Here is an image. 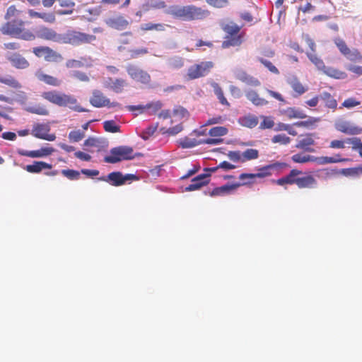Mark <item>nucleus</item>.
<instances>
[{"label": "nucleus", "mask_w": 362, "mask_h": 362, "mask_svg": "<svg viewBox=\"0 0 362 362\" xmlns=\"http://www.w3.org/2000/svg\"><path fill=\"white\" fill-rule=\"evenodd\" d=\"M42 96L45 100L59 106H67L70 109L78 112L87 111V110H86L85 108L81 107L79 105H77L76 99L71 95H66L65 93H59L56 90H52L44 92L42 94Z\"/></svg>", "instance_id": "nucleus-1"}, {"label": "nucleus", "mask_w": 362, "mask_h": 362, "mask_svg": "<svg viewBox=\"0 0 362 362\" xmlns=\"http://www.w3.org/2000/svg\"><path fill=\"white\" fill-rule=\"evenodd\" d=\"M24 22L22 20L11 21L4 24L0 30L4 35H8L24 40H34L35 36L29 30L23 28Z\"/></svg>", "instance_id": "nucleus-2"}, {"label": "nucleus", "mask_w": 362, "mask_h": 362, "mask_svg": "<svg viewBox=\"0 0 362 362\" xmlns=\"http://www.w3.org/2000/svg\"><path fill=\"white\" fill-rule=\"evenodd\" d=\"M98 180L107 182L114 187H119L126 184H130L132 182L139 181L140 177L135 174H122L120 171H114L106 176L98 177Z\"/></svg>", "instance_id": "nucleus-3"}, {"label": "nucleus", "mask_w": 362, "mask_h": 362, "mask_svg": "<svg viewBox=\"0 0 362 362\" xmlns=\"http://www.w3.org/2000/svg\"><path fill=\"white\" fill-rule=\"evenodd\" d=\"M126 71L130 78L137 83L148 85L151 82L150 74L136 65L127 64L126 66Z\"/></svg>", "instance_id": "nucleus-4"}, {"label": "nucleus", "mask_w": 362, "mask_h": 362, "mask_svg": "<svg viewBox=\"0 0 362 362\" xmlns=\"http://www.w3.org/2000/svg\"><path fill=\"white\" fill-rule=\"evenodd\" d=\"M110 156L104 158H134L144 155L141 153H134L133 148L128 146H119L110 150Z\"/></svg>", "instance_id": "nucleus-5"}, {"label": "nucleus", "mask_w": 362, "mask_h": 362, "mask_svg": "<svg viewBox=\"0 0 362 362\" xmlns=\"http://www.w3.org/2000/svg\"><path fill=\"white\" fill-rule=\"evenodd\" d=\"M69 44L77 46L83 43H90L95 40V35L81 33L75 30H68Z\"/></svg>", "instance_id": "nucleus-6"}, {"label": "nucleus", "mask_w": 362, "mask_h": 362, "mask_svg": "<svg viewBox=\"0 0 362 362\" xmlns=\"http://www.w3.org/2000/svg\"><path fill=\"white\" fill-rule=\"evenodd\" d=\"M213 66L211 62H202L200 64L190 66L187 74L192 79L198 78L207 75Z\"/></svg>", "instance_id": "nucleus-7"}, {"label": "nucleus", "mask_w": 362, "mask_h": 362, "mask_svg": "<svg viewBox=\"0 0 362 362\" xmlns=\"http://www.w3.org/2000/svg\"><path fill=\"white\" fill-rule=\"evenodd\" d=\"M33 52L37 57H44L47 62H59L62 59L60 54L47 46L34 47Z\"/></svg>", "instance_id": "nucleus-8"}, {"label": "nucleus", "mask_w": 362, "mask_h": 362, "mask_svg": "<svg viewBox=\"0 0 362 362\" xmlns=\"http://www.w3.org/2000/svg\"><path fill=\"white\" fill-rule=\"evenodd\" d=\"M50 127L49 124H35L32 129V134L39 139L52 141L55 140L56 136L54 134H49Z\"/></svg>", "instance_id": "nucleus-9"}, {"label": "nucleus", "mask_w": 362, "mask_h": 362, "mask_svg": "<svg viewBox=\"0 0 362 362\" xmlns=\"http://www.w3.org/2000/svg\"><path fill=\"white\" fill-rule=\"evenodd\" d=\"M337 131L349 135H358L362 133V129L349 121L338 119L335 122Z\"/></svg>", "instance_id": "nucleus-10"}, {"label": "nucleus", "mask_w": 362, "mask_h": 362, "mask_svg": "<svg viewBox=\"0 0 362 362\" xmlns=\"http://www.w3.org/2000/svg\"><path fill=\"white\" fill-rule=\"evenodd\" d=\"M235 78L241 82L250 86H259L261 83L255 77L248 74L245 71L242 69L236 68L233 70Z\"/></svg>", "instance_id": "nucleus-11"}, {"label": "nucleus", "mask_w": 362, "mask_h": 362, "mask_svg": "<svg viewBox=\"0 0 362 362\" xmlns=\"http://www.w3.org/2000/svg\"><path fill=\"white\" fill-rule=\"evenodd\" d=\"M277 165H285L284 163H276L273 165H268L259 168L257 173H242L239 175L240 180H244L245 178L255 179V177H264L272 175L271 170L275 168Z\"/></svg>", "instance_id": "nucleus-12"}, {"label": "nucleus", "mask_w": 362, "mask_h": 362, "mask_svg": "<svg viewBox=\"0 0 362 362\" xmlns=\"http://www.w3.org/2000/svg\"><path fill=\"white\" fill-rule=\"evenodd\" d=\"M54 149L52 147L46 146L35 151H27L22 148H18L17 153L20 156H27L31 158H39L49 156Z\"/></svg>", "instance_id": "nucleus-13"}, {"label": "nucleus", "mask_w": 362, "mask_h": 362, "mask_svg": "<svg viewBox=\"0 0 362 362\" xmlns=\"http://www.w3.org/2000/svg\"><path fill=\"white\" fill-rule=\"evenodd\" d=\"M190 5L185 6H171L165 9V13L185 21H189Z\"/></svg>", "instance_id": "nucleus-14"}, {"label": "nucleus", "mask_w": 362, "mask_h": 362, "mask_svg": "<svg viewBox=\"0 0 362 362\" xmlns=\"http://www.w3.org/2000/svg\"><path fill=\"white\" fill-rule=\"evenodd\" d=\"M209 174H200L192 180V183L186 188V192H191L199 189L202 187L206 185L209 182Z\"/></svg>", "instance_id": "nucleus-15"}, {"label": "nucleus", "mask_w": 362, "mask_h": 362, "mask_svg": "<svg viewBox=\"0 0 362 362\" xmlns=\"http://www.w3.org/2000/svg\"><path fill=\"white\" fill-rule=\"evenodd\" d=\"M251 181L243 182H236L232 185H225L221 187L214 188L211 192V196H219L226 194H229L233 190H235L239 187L243 185H247L250 184Z\"/></svg>", "instance_id": "nucleus-16"}, {"label": "nucleus", "mask_w": 362, "mask_h": 362, "mask_svg": "<svg viewBox=\"0 0 362 362\" xmlns=\"http://www.w3.org/2000/svg\"><path fill=\"white\" fill-rule=\"evenodd\" d=\"M105 23L109 27L118 30H124L129 25V21L122 16L108 18L105 19Z\"/></svg>", "instance_id": "nucleus-17"}, {"label": "nucleus", "mask_w": 362, "mask_h": 362, "mask_svg": "<svg viewBox=\"0 0 362 362\" xmlns=\"http://www.w3.org/2000/svg\"><path fill=\"white\" fill-rule=\"evenodd\" d=\"M89 101L90 103L95 107H102L110 104V100L98 90H94L93 91L92 97L90 98Z\"/></svg>", "instance_id": "nucleus-18"}, {"label": "nucleus", "mask_w": 362, "mask_h": 362, "mask_svg": "<svg viewBox=\"0 0 362 362\" xmlns=\"http://www.w3.org/2000/svg\"><path fill=\"white\" fill-rule=\"evenodd\" d=\"M56 31L50 28L45 26H40L35 30V37H38L45 40L54 42Z\"/></svg>", "instance_id": "nucleus-19"}, {"label": "nucleus", "mask_w": 362, "mask_h": 362, "mask_svg": "<svg viewBox=\"0 0 362 362\" xmlns=\"http://www.w3.org/2000/svg\"><path fill=\"white\" fill-rule=\"evenodd\" d=\"M209 15L210 12L208 10L190 5L189 21L204 19Z\"/></svg>", "instance_id": "nucleus-20"}, {"label": "nucleus", "mask_w": 362, "mask_h": 362, "mask_svg": "<svg viewBox=\"0 0 362 362\" xmlns=\"http://www.w3.org/2000/svg\"><path fill=\"white\" fill-rule=\"evenodd\" d=\"M7 58L12 66L17 69H25L29 66L28 62L18 53H12Z\"/></svg>", "instance_id": "nucleus-21"}, {"label": "nucleus", "mask_w": 362, "mask_h": 362, "mask_svg": "<svg viewBox=\"0 0 362 362\" xmlns=\"http://www.w3.org/2000/svg\"><path fill=\"white\" fill-rule=\"evenodd\" d=\"M286 81L291 86L293 90L299 95L305 93L307 91V88H305L302 85V83L298 81L296 76L292 75L288 76Z\"/></svg>", "instance_id": "nucleus-22"}, {"label": "nucleus", "mask_w": 362, "mask_h": 362, "mask_svg": "<svg viewBox=\"0 0 362 362\" xmlns=\"http://www.w3.org/2000/svg\"><path fill=\"white\" fill-rule=\"evenodd\" d=\"M316 183V180L312 175L296 177V184L299 188H313Z\"/></svg>", "instance_id": "nucleus-23"}, {"label": "nucleus", "mask_w": 362, "mask_h": 362, "mask_svg": "<svg viewBox=\"0 0 362 362\" xmlns=\"http://www.w3.org/2000/svg\"><path fill=\"white\" fill-rule=\"evenodd\" d=\"M245 96L247 100L256 106H264L268 104V101L260 98L255 90H250L246 91Z\"/></svg>", "instance_id": "nucleus-24"}, {"label": "nucleus", "mask_w": 362, "mask_h": 362, "mask_svg": "<svg viewBox=\"0 0 362 362\" xmlns=\"http://www.w3.org/2000/svg\"><path fill=\"white\" fill-rule=\"evenodd\" d=\"M301 173V171L296 169H293L291 170L288 175L278 179L276 181V183L279 185H284L286 184H296V177Z\"/></svg>", "instance_id": "nucleus-25"}, {"label": "nucleus", "mask_w": 362, "mask_h": 362, "mask_svg": "<svg viewBox=\"0 0 362 362\" xmlns=\"http://www.w3.org/2000/svg\"><path fill=\"white\" fill-rule=\"evenodd\" d=\"M281 112V113L286 115L290 119H293V118L304 119V118L308 117V116L305 114V112L299 108L288 107L287 109L283 110Z\"/></svg>", "instance_id": "nucleus-26"}, {"label": "nucleus", "mask_w": 362, "mask_h": 362, "mask_svg": "<svg viewBox=\"0 0 362 362\" xmlns=\"http://www.w3.org/2000/svg\"><path fill=\"white\" fill-rule=\"evenodd\" d=\"M28 14L31 18H40L47 23H53L56 20L53 13H40L30 9L28 10Z\"/></svg>", "instance_id": "nucleus-27"}, {"label": "nucleus", "mask_w": 362, "mask_h": 362, "mask_svg": "<svg viewBox=\"0 0 362 362\" xmlns=\"http://www.w3.org/2000/svg\"><path fill=\"white\" fill-rule=\"evenodd\" d=\"M108 81L110 88L117 93H121L123 88L127 85L126 81L122 78L113 79L109 78Z\"/></svg>", "instance_id": "nucleus-28"}, {"label": "nucleus", "mask_w": 362, "mask_h": 362, "mask_svg": "<svg viewBox=\"0 0 362 362\" xmlns=\"http://www.w3.org/2000/svg\"><path fill=\"white\" fill-rule=\"evenodd\" d=\"M106 142L99 138L96 137H89L86 140H85L83 145L86 147H92L97 148L99 151L101 148L105 146Z\"/></svg>", "instance_id": "nucleus-29"}, {"label": "nucleus", "mask_w": 362, "mask_h": 362, "mask_svg": "<svg viewBox=\"0 0 362 362\" xmlns=\"http://www.w3.org/2000/svg\"><path fill=\"white\" fill-rule=\"evenodd\" d=\"M36 76L40 81H43L48 85L53 86H59L61 85V81L52 76L45 74L42 72L37 73Z\"/></svg>", "instance_id": "nucleus-30"}, {"label": "nucleus", "mask_w": 362, "mask_h": 362, "mask_svg": "<svg viewBox=\"0 0 362 362\" xmlns=\"http://www.w3.org/2000/svg\"><path fill=\"white\" fill-rule=\"evenodd\" d=\"M211 86L213 88L214 94L216 95L220 103H221L223 105L230 106V103L225 98L223 91L222 88L220 87V86L216 82H212L211 83Z\"/></svg>", "instance_id": "nucleus-31"}, {"label": "nucleus", "mask_w": 362, "mask_h": 362, "mask_svg": "<svg viewBox=\"0 0 362 362\" xmlns=\"http://www.w3.org/2000/svg\"><path fill=\"white\" fill-rule=\"evenodd\" d=\"M322 71L326 74L327 76L336 78V79H343L345 78L346 74L344 72L341 71L338 69H336L333 67L326 66L325 69H323Z\"/></svg>", "instance_id": "nucleus-32"}, {"label": "nucleus", "mask_w": 362, "mask_h": 362, "mask_svg": "<svg viewBox=\"0 0 362 362\" xmlns=\"http://www.w3.org/2000/svg\"><path fill=\"white\" fill-rule=\"evenodd\" d=\"M202 139L185 137L180 140V145L184 148H192L203 144Z\"/></svg>", "instance_id": "nucleus-33"}, {"label": "nucleus", "mask_w": 362, "mask_h": 362, "mask_svg": "<svg viewBox=\"0 0 362 362\" xmlns=\"http://www.w3.org/2000/svg\"><path fill=\"white\" fill-rule=\"evenodd\" d=\"M240 123L242 126L253 128L258 124V119L256 116L249 115L240 119Z\"/></svg>", "instance_id": "nucleus-34"}, {"label": "nucleus", "mask_w": 362, "mask_h": 362, "mask_svg": "<svg viewBox=\"0 0 362 362\" xmlns=\"http://www.w3.org/2000/svg\"><path fill=\"white\" fill-rule=\"evenodd\" d=\"M25 110L28 112L39 115H47L49 114V111L46 107L41 105L28 106L25 107Z\"/></svg>", "instance_id": "nucleus-35"}, {"label": "nucleus", "mask_w": 362, "mask_h": 362, "mask_svg": "<svg viewBox=\"0 0 362 362\" xmlns=\"http://www.w3.org/2000/svg\"><path fill=\"white\" fill-rule=\"evenodd\" d=\"M307 57L310 60V62L315 64V66L317 67V69L319 71H321L323 69H325V65L322 59L320 57H318L315 52H307L306 53Z\"/></svg>", "instance_id": "nucleus-36"}, {"label": "nucleus", "mask_w": 362, "mask_h": 362, "mask_svg": "<svg viewBox=\"0 0 362 362\" xmlns=\"http://www.w3.org/2000/svg\"><path fill=\"white\" fill-rule=\"evenodd\" d=\"M50 168L51 165L45 162H35L33 165H28L26 170L30 173H39L44 168Z\"/></svg>", "instance_id": "nucleus-37"}, {"label": "nucleus", "mask_w": 362, "mask_h": 362, "mask_svg": "<svg viewBox=\"0 0 362 362\" xmlns=\"http://www.w3.org/2000/svg\"><path fill=\"white\" fill-rule=\"evenodd\" d=\"M226 38L227 40L222 43L223 48H228L230 46H238L242 42L240 35H230V37H227Z\"/></svg>", "instance_id": "nucleus-38"}, {"label": "nucleus", "mask_w": 362, "mask_h": 362, "mask_svg": "<svg viewBox=\"0 0 362 362\" xmlns=\"http://www.w3.org/2000/svg\"><path fill=\"white\" fill-rule=\"evenodd\" d=\"M167 25L163 23H146L141 25V29L143 30H157L163 31Z\"/></svg>", "instance_id": "nucleus-39"}, {"label": "nucleus", "mask_w": 362, "mask_h": 362, "mask_svg": "<svg viewBox=\"0 0 362 362\" xmlns=\"http://www.w3.org/2000/svg\"><path fill=\"white\" fill-rule=\"evenodd\" d=\"M0 83L14 88H21V83L11 76H0Z\"/></svg>", "instance_id": "nucleus-40"}, {"label": "nucleus", "mask_w": 362, "mask_h": 362, "mask_svg": "<svg viewBox=\"0 0 362 362\" xmlns=\"http://www.w3.org/2000/svg\"><path fill=\"white\" fill-rule=\"evenodd\" d=\"M223 30L230 35H235L240 30V27L233 22L222 25Z\"/></svg>", "instance_id": "nucleus-41"}, {"label": "nucleus", "mask_w": 362, "mask_h": 362, "mask_svg": "<svg viewBox=\"0 0 362 362\" xmlns=\"http://www.w3.org/2000/svg\"><path fill=\"white\" fill-rule=\"evenodd\" d=\"M347 59L351 62H361L362 61V55L356 49H349L344 54Z\"/></svg>", "instance_id": "nucleus-42"}, {"label": "nucleus", "mask_w": 362, "mask_h": 362, "mask_svg": "<svg viewBox=\"0 0 362 362\" xmlns=\"http://www.w3.org/2000/svg\"><path fill=\"white\" fill-rule=\"evenodd\" d=\"M257 61L259 62L265 68H267L272 74L278 75L279 74V69L269 60L264 57H257Z\"/></svg>", "instance_id": "nucleus-43"}, {"label": "nucleus", "mask_w": 362, "mask_h": 362, "mask_svg": "<svg viewBox=\"0 0 362 362\" xmlns=\"http://www.w3.org/2000/svg\"><path fill=\"white\" fill-rule=\"evenodd\" d=\"M341 173L346 176H358L362 175V165L354 168H344Z\"/></svg>", "instance_id": "nucleus-44"}, {"label": "nucleus", "mask_w": 362, "mask_h": 362, "mask_svg": "<svg viewBox=\"0 0 362 362\" xmlns=\"http://www.w3.org/2000/svg\"><path fill=\"white\" fill-rule=\"evenodd\" d=\"M320 120V119L318 117H308L307 120L295 122L293 125L298 127H310L315 125Z\"/></svg>", "instance_id": "nucleus-45"}, {"label": "nucleus", "mask_w": 362, "mask_h": 362, "mask_svg": "<svg viewBox=\"0 0 362 362\" xmlns=\"http://www.w3.org/2000/svg\"><path fill=\"white\" fill-rule=\"evenodd\" d=\"M68 137L71 142H78L85 137V132L81 129L74 130L69 132Z\"/></svg>", "instance_id": "nucleus-46"}, {"label": "nucleus", "mask_w": 362, "mask_h": 362, "mask_svg": "<svg viewBox=\"0 0 362 362\" xmlns=\"http://www.w3.org/2000/svg\"><path fill=\"white\" fill-rule=\"evenodd\" d=\"M183 59L180 57H173L168 60V66L172 69H180L183 66Z\"/></svg>", "instance_id": "nucleus-47"}, {"label": "nucleus", "mask_w": 362, "mask_h": 362, "mask_svg": "<svg viewBox=\"0 0 362 362\" xmlns=\"http://www.w3.org/2000/svg\"><path fill=\"white\" fill-rule=\"evenodd\" d=\"M103 127L107 132L116 133L119 132V126L114 120H107L103 122Z\"/></svg>", "instance_id": "nucleus-48"}, {"label": "nucleus", "mask_w": 362, "mask_h": 362, "mask_svg": "<svg viewBox=\"0 0 362 362\" xmlns=\"http://www.w3.org/2000/svg\"><path fill=\"white\" fill-rule=\"evenodd\" d=\"M227 133L228 129L224 127H215L211 128L209 132V134L211 136H221L227 134Z\"/></svg>", "instance_id": "nucleus-49"}, {"label": "nucleus", "mask_w": 362, "mask_h": 362, "mask_svg": "<svg viewBox=\"0 0 362 362\" xmlns=\"http://www.w3.org/2000/svg\"><path fill=\"white\" fill-rule=\"evenodd\" d=\"M218 168H223L225 170H230L236 168L235 165L231 164L228 161H223L219 164L218 166L210 168H206V171L215 172Z\"/></svg>", "instance_id": "nucleus-50"}, {"label": "nucleus", "mask_w": 362, "mask_h": 362, "mask_svg": "<svg viewBox=\"0 0 362 362\" xmlns=\"http://www.w3.org/2000/svg\"><path fill=\"white\" fill-rule=\"evenodd\" d=\"M62 174L71 180H78L80 177V173L75 170H62Z\"/></svg>", "instance_id": "nucleus-51"}, {"label": "nucleus", "mask_w": 362, "mask_h": 362, "mask_svg": "<svg viewBox=\"0 0 362 362\" xmlns=\"http://www.w3.org/2000/svg\"><path fill=\"white\" fill-rule=\"evenodd\" d=\"M206 2L211 6L217 8L227 7L229 4L228 0H206Z\"/></svg>", "instance_id": "nucleus-52"}, {"label": "nucleus", "mask_w": 362, "mask_h": 362, "mask_svg": "<svg viewBox=\"0 0 362 362\" xmlns=\"http://www.w3.org/2000/svg\"><path fill=\"white\" fill-rule=\"evenodd\" d=\"M69 37H68V30L63 33H58L56 32L54 42L59 44H69Z\"/></svg>", "instance_id": "nucleus-53"}, {"label": "nucleus", "mask_w": 362, "mask_h": 362, "mask_svg": "<svg viewBox=\"0 0 362 362\" xmlns=\"http://www.w3.org/2000/svg\"><path fill=\"white\" fill-rule=\"evenodd\" d=\"M21 12V11L16 9L15 6H11L7 9L5 18L6 20H10L13 17H18L19 16Z\"/></svg>", "instance_id": "nucleus-54"}, {"label": "nucleus", "mask_w": 362, "mask_h": 362, "mask_svg": "<svg viewBox=\"0 0 362 362\" xmlns=\"http://www.w3.org/2000/svg\"><path fill=\"white\" fill-rule=\"evenodd\" d=\"M272 141L273 143H279L281 144H287L290 142L291 139L286 134H278L274 136Z\"/></svg>", "instance_id": "nucleus-55"}, {"label": "nucleus", "mask_w": 362, "mask_h": 362, "mask_svg": "<svg viewBox=\"0 0 362 362\" xmlns=\"http://www.w3.org/2000/svg\"><path fill=\"white\" fill-rule=\"evenodd\" d=\"M334 42L336 45V46L338 47L339 50L340 51V52L344 54L346 51H348V49H349L346 44L345 43V42L339 38V37H336L334 39Z\"/></svg>", "instance_id": "nucleus-56"}, {"label": "nucleus", "mask_w": 362, "mask_h": 362, "mask_svg": "<svg viewBox=\"0 0 362 362\" xmlns=\"http://www.w3.org/2000/svg\"><path fill=\"white\" fill-rule=\"evenodd\" d=\"M70 76L83 82L89 81V77L84 72L80 71H73L70 73Z\"/></svg>", "instance_id": "nucleus-57"}, {"label": "nucleus", "mask_w": 362, "mask_h": 362, "mask_svg": "<svg viewBox=\"0 0 362 362\" xmlns=\"http://www.w3.org/2000/svg\"><path fill=\"white\" fill-rule=\"evenodd\" d=\"M346 144L352 145L353 148L359 150L362 147V141L359 138L354 137L346 139Z\"/></svg>", "instance_id": "nucleus-58"}, {"label": "nucleus", "mask_w": 362, "mask_h": 362, "mask_svg": "<svg viewBox=\"0 0 362 362\" xmlns=\"http://www.w3.org/2000/svg\"><path fill=\"white\" fill-rule=\"evenodd\" d=\"M360 104H361L360 101L356 100L354 98H349L346 99L343 102L342 106L344 107H346L348 109H351V108H352L355 106H357Z\"/></svg>", "instance_id": "nucleus-59"}, {"label": "nucleus", "mask_w": 362, "mask_h": 362, "mask_svg": "<svg viewBox=\"0 0 362 362\" xmlns=\"http://www.w3.org/2000/svg\"><path fill=\"white\" fill-rule=\"evenodd\" d=\"M263 121L261 122L259 128L261 129H271L274 127V122L270 118L262 116Z\"/></svg>", "instance_id": "nucleus-60"}, {"label": "nucleus", "mask_w": 362, "mask_h": 362, "mask_svg": "<svg viewBox=\"0 0 362 362\" xmlns=\"http://www.w3.org/2000/svg\"><path fill=\"white\" fill-rule=\"evenodd\" d=\"M243 158H257L259 152L256 149H247L243 153Z\"/></svg>", "instance_id": "nucleus-61"}, {"label": "nucleus", "mask_w": 362, "mask_h": 362, "mask_svg": "<svg viewBox=\"0 0 362 362\" xmlns=\"http://www.w3.org/2000/svg\"><path fill=\"white\" fill-rule=\"evenodd\" d=\"M313 144V139L310 137L304 138L300 140L297 144V147L306 148Z\"/></svg>", "instance_id": "nucleus-62"}, {"label": "nucleus", "mask_w": 362, "mask_h": 362, "mask_svg": "<svg viewBox=\"0 0 362 362\" xmlns=\"http://www.w3.org/2000/svg\"><path fill=\"white\" fill-rule=\"evenodd\" d=\"M229 90L232 96L235 98H240L243 95L241 90L235 86L230 85L229 86Z\"/></svg>", "instance_id": "nucleus-63"}, {"label": "nucleus", "mask_w": 362, "mask_h": 362, "mask_svg": "<svg viewBox=\"0 0 362 362\" xmlns=\"http://www.w3.org/2000/svg\"><path fill=\"white\" fill-rule=\"evenodd\" d=\"M303 40L307 43V45L310 48L312 52H315V42L310 37L308 34H303Z\"/></svg>", "instance_id": "nucleus-64"}]
</instances>
